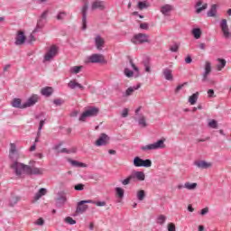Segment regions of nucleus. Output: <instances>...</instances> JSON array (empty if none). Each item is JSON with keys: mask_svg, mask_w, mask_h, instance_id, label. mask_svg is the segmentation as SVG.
Here are the masks:
<instances>
[{"mask_svg": "<svg viewBox=\"0 0 231 231\" xmlns=\"http://www.w3.org/2000/svg\"><path fill=\"white\" fill-rule=\"evenodd\" d=\"M9 159L13 162L10 164V169H12L15 176L21 178L23 174H28L29 165L17 161L19 160V152L17 151V146H15V143H10Z\"/></svg>", "mask_w": 231, "mask_h": 231, "instance_id": "obj_1", "label": "nucleus"}, {"mask_svg": "<svg viewBox=\"0 0 231 231\" xmlns=\"http://www.w3.org/2000/svg\"><path fill=\"white\" fill-rule=\"evenodd\" d=\"M9 159L13 162L10 164V169H12L15 176L21 178L23 174H28L29 165L17 161L19 160V152L17 151V146H15V143H10Z\"/></svg>", "mask_w": 231, "mask_h": 231, "instance_id": "obj_2", "label": "nucleus"}, {"mask_svg": "<svg viewBox=\"0 0 231 231\" xmlns=\"http://www.w3.org/2000/svg\"><path fill=\"white\" fill-rule=\"evenodd\" d=\"M157 149H165V143L163 140H159L156 143L147 144L141 147V151H156Z\"/></svg>", "mask_w": 231, "mask_h": 231, "instance_id": "obj_3", "label": "nucleus"}, {"mask_svg": "<svg viewBox=\"0 0 231 231\" xmlns=\"http://www.w3.org/2000/svg\"><path fill=\"white\" fill-rule=\"evenodd\" d=\"M87 62H90L91 64H106V57L104 54H92L88 57Z\"/></svg>", "mask_w": 231, "mask_h": 231, "instance_id": "obj_4", "label": "nucleus"}, {"mask_svg": "<svg viewBox=\"0 0 231 231\" xmlns=\"http://www.w3.org/2000/svg\"><path fill=\"white\" fill-rule=\"evenodd\" d=\"M57 53H59V47H57V45L51 46L49 49V51H47L44 55V60L46 62H50V60H53V59L57 57Z\"/></svg>", "mask_w": 231, "mask_h": 231, "instance_id": "obj_5", "label": "nucleus"}, {"mask_svg": "<svg viewBox=\"0 0 231 231\" xmlns=\"http://www.w3.org/2000/svg\"><path fill=\"white\" fill-rule=\"evenodd\" d=\"M132 42H134V44H143V42H151V41L149 40V35L138 33L134 36Z\"/></svg>", "mask_w": 231, "mask_h": 231, "instance_id": "obj_6", "label": "nucleus"}, {"mask_svg": "<svg viewBox=\"0 0 231 231\" xmlns=\"http://www.w3.org/2000/svg\"><path fill=\"white\" fill-rule=\"evenodd\" d=\"M98 115V108H89L82 113L81 116L79 117L80 122H85L87 118H89L91 116H97Z\"/></svg>", "mask_w": 231, "mask_h": 231, "instance_id": "obj_7", "label": "nucleus"}, {"mask_svg": "<svg viewBox=\"0 0 231 231\" xmlns=\"http://www.w3.org/2000/svg\"><path fill=\"white\" fill-rule=\"evenodd\" d=\"M86 203H95V201H93L92 199H88V200H81L78 202L76 214H84V212H86V210L89 208V207L86 205Z\"/></svg>", "mask_w": 231, "mask_h": 231, "instance_id": "obj_8", "label": "nucleus"}, {"mask_svg": "<svg viewBox=\"0 0 231 231\" xmlns=\"http://www.w3.org/2000/svg\"><path fill=\"white\" fill-rule=\"evenodd\" d=\"M220 28L223 33V37H225V39H230L231 32L230 29L228 28V23L226 22V19L221 20Z\"/></svg>", "mask_w": 231, "mask_h": 231, "instance_id": "obj_9", "label": "nucleus"}, {"mask_svg": "<svg viewBox=\"0 0 231 231\" xmlns=\"http://www.w3.org/2000/svg\"><path fill=\"white\" fill-rule=\"evenodd\" d=\"M88 8H89V4L88 2H85L84 5L81 9V14L83 15V17H82V29L83 30H86V28H88V26H87Z\"/></svg>", "mask_w": 231, "mask_h": 231, "instance_id": "obj_10", "label": "nucleus"}, {"mask_svg": "<svg viewBox=\"0 0 231 231\" xmlns=\"http://www.w3.org/2000/svg\"><path fill=\"white\" fill-rule=\"evenodd\" d=\"M91 10H106V2L100 0L93 1Z\"/></svg>", "mask_w": 231, "mask_h": 231, "instance_id": "obj_11", "label": "nucleus"}, {"mask_svg": "<svg viewBox=\"0 0 231 231\" xmlns=\"http://www.w3.org/2000/svg\"><path fill=\"white\" fill-rule=\"evenodd\" d=\"M39 102V96L38 95H32L31 96L27 101L24 103L25 109L27 107H32V106H35L36 103Z\"/></svg>", "mask_w": 231, "mask_h": 231, "instance_id": "obj_12", "label": "nucleus"}, {"mask_svg": "<svg viewBox=\"0 0 231 231\" xmlns=\"http://www.w3.org/2000/svg\"><path fill=\"white\" fill-rule=\"evenodd\" d=\"M24 42H26V36L23 31H19L15 38V44L16 46H22Z\"/></svg>", "mask_w": 231, "mask_h": 231, "instance_id": "obj_13", "label": "nucleus"}, {"mask_svg": "<svg viewBox=\"0 0 231 231\" xmlns=\"http://www.w3.org/2000/svg\"><path fill=\"white\" fill-rule=\"evenodd\" d=\"M109 143V136L106 134H102L101 136L96 141V145L100 147L102 145H107Z\"/></svg>", "mask_w": 231, "mask_h": 231, "instance_id": "obj_14", "label": "nucleus"}, {"mask_svg": "<svg viewBox=\"0 0 231 231\" xmlns=\"http://www.w3.org/2000/svg\"><path fill=\"white\" fill-rule=\"evenodd\" d=\"M27 174H33L37 176H42V174H44V169L42 168H37V167H32L29 165V170H27Z\"/></svg>", "mask_w": 231, "mask_h": 231, "instance_id": "obj_15", "label": "nucleus"}, {"mask_svg": "<svg viewBox=\"0 0 231 231\" xmlns=\"http://www.w3.org/2000/svg\"><path fill=\"white\" fill-rule=\"evenodd\" d=\"M212 71V63H210V61H206L205 63V72L203 74V82H207V79L208 77V75H210Z\"/></svg>", "mask_w": 231, "mask_h": 231, "instance_id": "obj_16", "label": "nucleus"}, {"mask_svg": "<svg viewBox=\"0 0 231 231\" xmlns=\"http://www.w3.org/2000/svg\"><path fill=\"white\" fill-rule=\"evenodd\" d=\"M131 174L134 178V181H136V180L138 181H144L145 180V173L143 171H134Z\"/></svg>", "mask_w": 231, "mask_h": 231, "instance_id": "obj_17", "label": "nucleus"}, {"mask_svg": "<svg viewBox=\"0 0 231 231\" xmlns=\"http://www.w3.org/2000/svg\"><path fill=\"white\" fill-rule=\"evenodd\" d=\"M95 44H96L97 50L100 51L102 50V48H104V45L106 44V41L100 35H97L95 38Z\"/></svg>", "mask_w": 231, "mask_h": 231, "instance_id": "obj_18", "label": "nucleus"}, {"mask_svg": "<svg viewBox=\"0 0 231 231\" xmlns=\"http://www.w3.org/2000/svg\"><path fill=\"white\" fill-rule=\"evenodd\" d=\"M196 8H197L196 13L201 14L203 12V10H207V8H208V5H207V4L203 5V1L199 0L196 4Z\"/></svg>", "mask_w": 231, "mask_h": 231, "instance_id": "obj_19", "label": "nucleus"}, {"mask_svg": "<svg viewBox=\"0 0 231 231\" xmlns=\"http://www.w3.org/2000/svg\"><path fill=\"white\" fill-rule=\"evenodd\" d=\"M162 74H163L164 79L166 80H170V81L174 80V76L172 75V69H164L162 70Z\"/></svg>", "mask_w": 231, "mask_h": 231, "instance_id": "obj_20", "label": "nucleus"}, {"mask_svg": "<svg viewBox=\"0 0 231 231\" xmlns=\"http://www.w3.org/2000/svg\"><path fill=\"white\" fill-rule=\"evenodd\" d=\"M195 165L199 167V169H210V167H212L210 162H207L205 161H198L195 162Z\"/></svg>", "mask_w": 231, "mask_h": 231, "instance_id": "obj_21", "label": "nucleus"}, {"mask_svg": "<svg viewBox=\"0 0 231 231\" xmlns=\"http://www.w3.org/2000/svg\"><path fill=\"white\" fill-rule=\"evenodd\" d=\"M68 88H69L70 89H75V88H79L82 91L84 89V86L80 85V83L77 82V80H75V79L70 80L68 83Z\"/></svg>", "mask_w": 231, "mask_h": 231, "instance_id": "obj_22", "label": "nucleus"}, {"mask_svg": "<svg viewBox=\"0 0 231 231\" xmlns=\"http://www.w3.org/2000/svg\"><path fill=\"white\" fill-rule=\"evenodd\" d=\"M21 98H14L12 101V106L16 107L17 109H26V106H24V103L21 104Z\"/></svg>", "mask_w": 231, "mask_h": 231, "instance_id": "obj_23", "label": "nucleus"}, {"mask_svg": "<svg viewBox=\"0 0 231 231\" xmlns=\"http://www.w3.org/2000/svg\"><path fill=\"white\" fill-rule=\"evenodd\" d=\"M48 194V189L44 188H41L39 191L34 195V201H39L42 196H46Z\"/></svg>", "mask_w": 231, "mask_h": 231, "instance_id": "obj_24", "label": "nucleus"}, {"mask_svg": "<svg viewBox=\"0 0 231 231\" xmlns=\"http://www.w3.org/2000/svg\"><path fill=\"white\" fill-rule=\"evenodd\" d=\"M41 93H42V95H43V97H51V95L53 94V88H51V87L43 88L41 90Z\"/></svg>", "mask_w": 231, "mask_h": 231, "instance_id": "obj_25", "label": "nucleus"}, {"mask_svg": "<svg viewBox=\"0 0 231 231\" xmlns=\"http://www.w3.org/2000/svg\"><path fill=\"white\" fill-rule=\"evenodd\" d=\"M162 14H163V15H169V14H171V12H172V5H165L162 7L161 9Z\"/></svg>", "mask_w": 231, "mask_h": 231, "instance_id": "obj_26", "label": "nucleus"}, {"mask_svg": "<svg viewBox=\"0 0 231 231\" xmlns=\"http://www.w3.org/2000/svg\"><path fill=\"white\" fill-rule=\"evenodd\" d=\"M217 14V5H212L210 10L208 12V17H216Z\"/></svg>", "mask_w": 231, "mask_h": 231, "instance_id": "obj_27", "label": "nucleus"}, {"mask_svg": "<svg viewBox=\"0 0 231 231\" xmlns=\"http://www.w3.org/2000/svg\"><path fill=\"white\" fill-rule=\"evenodd\" d=\"M184 189H187V190H196V189H198V183H196V182H185L184 183Z\"/></svg>", "mask_w": 231, "mask_h": 231, "instance_id": "obj_28", "label": "nucleus"}, {"mask_svg": "<svg viewBox=\"0 0 231 231\" xmlns=\"http://www.w3.org/2000/svg\"><path fill=\"white\" fill-rule=\"evenodd\" d=\"M68 201V199L66 198L65 195L60 196L57 200H56V206L57 207H62Z\"/></svg>", "mask_w": 231, "mask_h": 231, "instance_id": "obj_29", "label": "nucleus"}, {"mask_svg": "<svg viewBox=\"0 0 231 231\" xmlns=\"http://www.w3.org/2000/svg\"><path fill=\"white\" fill-rule=\"evenodd\" d=\"M140 89V85H138L137 87H130L126 89L125 91V97H131V95H133V93H134V91Z\"/></svg>", "mask_w": 231, "mask_h": 231, "instance_id": "obj_30", "label": "nucleus"}, {"mask_svg": "<svg viewBox=\"0 0 231 231\" xmlns=\"http://www.w3.org/2000/svg\"><path fill=\"white\" fill-rule=\"evenodd\" d=\"M199 97V93L197 92L195 94H193L192 96H190L189 97V102L191 106H194V104H196V102H198V97Z\"/></svg>", "mask_w": 231, "mask_h": 231, "instance_id": "obj_31", "label": "nucleus"}, {"mask_svg": "<svg viewBox=\"0 0 231 231\" xmlns=\"http://www.w3.org/2000/svg\"><path fill=\"white\" fill-rule=\"evenodd\" d=\"M83 66H73L69 69V73H72V75H77L79 71H82Z\"/></svg>", "mask_w": 231, "mask_h": 231, "instance_id": "obj_32", "label": "nucleus"}, {"mask_svg": "<svg viewBox=\"0 0 231 231\" xmlns=\"http://www.w3.org/2000/svg\"><path fill=\"white\" fill-rule=\"evenodd\" d=\"M219 64L217 65V71H221L225 66H226V60L224 59H218Z\"/></svg>", "mask_w": 231, "mask_h": 231, "instance_id": "obj_33", "label": "nucleus"}, {"mask_svg": "<svg viewBox=\"0 0 231 231\" xmlns=\"http://www.w3.org/2000/svg\"><path fill=\"white\" fill-rule=\"evenodd\" d=\"M131 181H134V179L132 175V173L125 180H121L122 185H129V183H131Z\"/></svg>", "mask_w": 231, "mask_h": 231, "instance_id": "obj_34", "label": "nucleus"}, {"mask_svg": "<svg viewBox=\"0 0 231 231\" xmlns=\"http://www.w3.org/2000/svg\"><path fill=\"white\" fill-rule=\"evenodd\" d=\"M167 221V217L165 215H159L157 217L158 225H163Z\"/></svg>", "mask_w": 231, "mask_h": 231, "instance_id": "obj_35", "label": "nucleus"}, {"mask_svg": "<svg viewBox=\"0 0 231 231\" xmlns=\"http://www.w3.org/2000/svg\"><path fill=\"white\" fill-rule=\"evenodd\" d=\"M143 160V159H142L140 157H135L134 159V167H142Z\"/></svg>", "mask_w": 231, "mask_h": 231, "instance_id": "obj_36", "label": "nucleus"}, {"mask_svg": "<svg viewBox=\"0 0 231 231\" xmlns=\"http://www.w3.org/2000/svg\"><path fill=\"white\" fill-rule=\"evenodd\" d=\"M137 6L139 10H143V8H149V3L147 1L138 2Z\"/></svg>", "mask_w": 231, "mask_h": 231, "instance_id": "obj_37", "label": "nucleus"}, {"mask_svg": "<svg viewBox=\"0 0 231 231\" xmlns=\"http://www.w3.org/2000/svg\"><path fill=\"white\" fill-rule=\"evenodd\" d=\"M137 199L139 201H143V199H145V191L143 189L137 192Z\"/></svg>", "mask_w": 231, "mask_h": 231, "instance_id": "obj_38", "label": "nucleus"}, {"mask_svg": "<svg viewBox=\"0 0 231 231\" xmlns=\"http://www.w3.org/2000/svg\"><path fill=\"white\" fill-rule=\"evenodd\" d=\"M68 15V14L66 12H60L57 16L56 19L58 21H64V19H66V16Z\"/></svg>", "mask_w": 231, "mask_h": 231, "instance_id": "obj_39", "label": "nucleus"}, {"mask_svg": "<svg viewBox=\"0 0 231 231\" xmlns=\"http://www.w3.org/2000/svg\"><path fill=\"white\" fill-rule=\"evenodd\" d=\"M192 33L195 39H199L201 37V29L199 28L193 29Z\"/></svg>", "mask_w": 231, "mask_h": 231, "instance_id": "obj_40", "label": "nucleus"}, {"mask_svg": "<svg viewBox=\"0 0 231 231\" xmlns=\"http://www.w3.org/2000/svg\"><path fill=\"white\" fill-rule=\"evenodd\" d=\"M139 125H141V127H147V121L145 116H143L139 118Z\"/></svg>", "mask_w": 231, "mask_h": 231, "instance_id": "obj_41", "label": "nucleus"}, {"mask_svg": "<svg viewBox=\"0 0 231 231\" xmlns=\"http://www.w3.org/2000/svg\"><path fill=\"white\" fill-rule=\"evenodd\" d=\"M124 189L120 188V187H117L116 188V196H118V198H124Z\"/></svg>", "mask_w": 231, "mask_h": 231, "instance_id": "obj_42", "label": "nucleus"}, {"mask_svg": "<svg viewBox=\"0 0 231 231\" xmlns=\"http://www.w3.org/2000/svg\"><path fill=\"white\" fill-rule=\"evenodd\" d=\"M57 152H66L67 154H69V152H71V151L66 149V148H60V145H58L55 147Z\"/></svg>", "mask_w": 231, "mask_h": 231, "instance_id": "obj_43", "label": "nucleus"}, {"mask_svg": "<svg viewBox=\"0 0 231 231\" xmlns=\"http://www.w3.org/2000/svg\"><path fill=\"white\" fill-rule=\"evenodd\" d=\"M65 223H68L69 225H77V221L73 219L71 217H67L64 218Z\"/></svg>", "mask_w": 231, "mask_h": 231, "instance_id": "obj_44", "label": "nucleus"}, {"mask_svg": "<svg viewBox=\"0 0 231 231\" xmlns=\"http://www.w3.org/2000/svg\"><path fill=\"white\" fill-rule=\"evenodd\" d=\"M70 163L74 167H86V164H84V162H79L78 161H70Z\"/></svg>", "mask_w": 231, "mask_h": 231, "instance_id": "obj_45", "label": "nucleus"}, {"mask_svg": "<svg viewBox=\"0 0 231 231\" xmlns=\"http://www.w3.org/2000/svg\"><path fill=\"white\" fill-rule=\"evenodd\" d=\"M151 165H152V162H151V160H143L142 167H151Z\"/></svg>", "mask_w": 231, "mask_h": 231, "instance_id": "obj_46", "label": "nucleus"}, {"mask_svg": "<svg viewBox=\"0 0 231 231\" xmlns=\"http://www.w3.org/2000/svg\"><path fill=\"white\" fill-rule=\"evenodd\" d=\"M18 201H19V197H12L10 199L11 207H14V205H17Z\"/></svg>", "mask_w": 231, "mask_h": 231, "instance_id": "obj_47", "label": "nucleus"}, {"mask_svg": "<svg viewBox=\"0 0 231 231\" xmlns=\"http://www.w3.org/2000/svg\"><path fill=\"white\" fill-rule=\"evenodd\" d=\"M125 77H127L128 79H131V77H133L134 75V72L133 70L129 69H125V71H124Z\"/></svg>", "mask_w": 231, "mask_h": 231, "instance_id": "obj_48", "label": "nucleus"}, {"mask_svg": "<svg viewBox=\"0 0 231 231\" xmlns=\"http://www.w3.org/2000/svg\"><path fill=\"white\" fill-rule=\"evenodd\" d=\"M208 125L212 128V129H217V121L216 120H210L208 122Z\"/></svg>", "mask_w": 231, "mask_h": 231, "instance_id": "obj_49", "label": "nucleus"}, {"mask_svg": "<svg viewBox=\"0 0 231 231\" xmlns=\"http://www.w3.org/2000/svg\"><path fill=\"white\" fill-rule=\"evenodd\" d=\"M168 231H176V224L172 222L169 223Z\"/></svg>", "mask_w": 231, "mask_h": 231, "instance_id": "obj_50", "label": "nucleus"}, {"mask_svg": "<svg viewBox=\"0 0 231 231\" xmlns=\"http://www.w3.org/2000/svg\"><path fill=\"white\" fill-rule=\"evenodd\" d=\"M34 225H37L38 226H42L44 225V219L42 217L38 218Z\"/></svg>", "mask_w": 231, "mask_h": 231, "instance_id": "obj_51", "label": "nucleus"}, {"mask_svg": "<svg viewBox=\"0 0 231 231\" xmlns=\"http://www.w3.org/2000/svg\"><path fill=\"white\" fill-rule=\"evenodd\" d=\"M53 104H55V106H62V104H64V100L57 98L53 100Z\"/></svg>", "mask_w": 231, "mask_h": 231, "instance_id": "obj_52", "label": "nucleus"}, {"mask_svg": "<svg viewBox=\"0 0 231 231\" xmlns=\"http://www.w3.org/2000/svg\"><path fill=\"white\" fill-rule=\"evenodd\" d=\"M121 116H123V118H127V116H129V109L128 108H125L123 110Z\"/></svg>", "mask_w": 231, "mask_h": 231, "instance_id": "obj_53", "label": "nucleus"}, {"mask_svg": "<svg viewBox=\"0 0 231 231\" xmlns=\"http://www.w3.org/2000/svg\"><path fill=\"white\" fill-rule=\"evenodd\" d=\"M42 127H44V120L40 121V125L38 128V136L41 134V131H42Z\"/></svg>", "mask_w": 231, "mask_h": 231, "instance_id": "obj_54", "label": "nucleus"}, {"mask_svg": "<svg viewBox=\"0 0 231 231\" xmlns=\"http://www.w3.org/2000/svg\"><path fill=\"white\" fill-rule=\"evenodd\" d=\"M74 189L76 190H84V184H81V183L77 184V185L74 186Z\"/></svg>", "mask_w": 231, "mask_h": 231, "instance_id": "obj_55", "label": "nucleus"}, {"mask_svg": "<svg viewBox=\"0 0 231 231\" xmlns=\"http://www.w3.org/2000/svg\"><path fill=\"white\" fill-rule=\"evenodd\" d=\"M179 49H180V46H178V44H174L170 48L171 51H173V52L178 51Z\"/></svg>", "mask_w": 231, "mask_h": 231, "instance_id": "obj_56", "label": "nucleus"}, {"mask_svg": "<svg viewBox=\"0 0 231 231\" xmlns=\"http://www.w3.org/2000/svg\"><path fill=\"white\" fill-rule=\"evenodd\" d=\"M140 28L141 30H149V24L146 23H141Z\"/></svg>", "mask_w": 231, "mask_h": 231, "instance_id": "obj_57", "label": "nucleus"}, {"mask_svg": "<svg viewBox=\"0 0 231 231\" xmlns=\"http://www.w3.org/2000/svg\"><path fill=\"white\" fill-rule=\"evenodd\" d=\"M206 214H208V208H204L200 211V216H206Z\"/></svg>", "mask_w": 231, "mask_h": 231, "instance_id": "obj_58", "label": "nucleus"}, {"mask_svg": "<svg viewBox=\"0 0 231 231\" xmlns=\"http://www.w3.org/2000/svg\"><path fill=\"white\" fill-rule=\"evenodd\" d=\"M106 201H97L96 202V207H106Z\"/></svg>", "mask_w": 231, "mask_h": 231, "instance_id": "obj_59", "label": "nucleus"}, {"mask_svg": "<svg viewBox=\"0 0 231 231\" xmlns=\"http://www.w3.org/2000/svg\"><path fill=\"white\" fill-rule=\"evenodd\" d=\"M130 65L132 66L134 70L138 73V71H139L138 67H136V65H134V63L133 62V60H130Z\"/></svg>", "mask_w": 231, "mask_h": 231, "instance_id": "obj_60", "label": "nucleus"}, {"mask_svg": "<svg viewBox=\"0 0 231 231\" xmlns=\"http://www.w3.org/2000/svg\"><path fill=\"white\" fill-rule=\"evenodd\" d=\"M208 95L209 98H214V97H216V96H214V89H208Z\"/></svg>", "mask_w": 231, "mask_h": 231, "instance_id": "obj_61", "label": "nucleus"}, {"mask_svg": "<svg viewBox=\"0 0 231 231\" xmlns=\"http://www.w3.org/2000/svg\"><path fill=\"white\" fill-rule=\"evenodd\" d=\"M183 86H185V83H184V84H181V85L177 86V88H175V93H179V92H180V90L183 88Z\"/></svg>", "mask_w": 231, "mask_h": 231, "instance_id": "obj_62", "label": "nucleus"}, {"mask_svg": "<svg viewBox=\"0 0 231 231\" xmlns=\"http://www.w3.org/2000/svg\"><path fill=\"white\" fill-rule=\"evenodd\" d=\"M186 64H190L192 62V58L190 56H188L185 58Z\"/></svg>", "mask_w": 231, "mask_h": 231, "instance_id": "obj_63", "label": "nucleus"}, {"mask_svg": "<svg viewBox=\"0 0 231 231\" xmlns=\"http://www.w3.org/2000/svg\"><path fill=\"white\" fill-rule=\"evenodd\" d=\"M10 68H12V65L10 64H6L5 67H4V71H7L10 69Z\"/></svg>", "mask_w": 231, "mask_h": 231, "instance_id": "obj_64", "label": "nucleus"}]
</instances>
